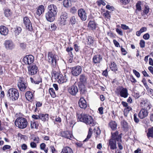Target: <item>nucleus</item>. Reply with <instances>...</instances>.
I'll use <instances>...</instances> for the list:
<instances>
[{
	"label": "nucleus",
	"instance_id": "13d9d810",
	"mask_svg": "<svg viewBox=\"0 0 153 153\" xmlns=\"http://www.w3.org/2000/svg\"><path fill=\"white\" fill-rule=\"evenodd\" d=\"M149 8L148 7H145L144 11V13H145L146 15H147L149 12Z\"/></svg>",
	"mask_w": 153,
	"mask_h": 153
},
{
	"label": "nucleus",
	"instance_id": "bb28decb",
	"mask_svg": "<svg viewBox=\"0 0 153 153\" xmlns=\"http://www.w3.org/2000/svg\"><path fill=\"white\" fill-rule=\"evenodd\" d=\"M88 27L91 30H95L97 27V24L94 21H90L88 24Z\"/></svg>",
	"mask_w": 153,
	"mask_h": 153
},
{
	"label": "nucleus",
	"instance_id": "aec40b11",
	"mask_svg": "<svg viewBox=\"0 0 153 153\" xmlns=\"http://www.w3.org/2000/svg\"><path fill=\"white\" fill-rule=\"evenodd\" d=\"M111 138L109 140V144L112 149H115V132L111 133Z\"/></svg>",
	"mask_w": 153,
	"mask_h": 153
},
{
	"label": "nucleus",
	"instance_id": "bf43d9fd",
	"mask_svg": "<svg viewBox=\"0 0 153 153\" xmlns=\"http://www.w3.org/2000/svg\"><path fill=\"white\" fill-rule=\"evenodd\" d=\"M51 28L52 30H56L57 28V26L56 24H51Z\"/></svg>",
	"mask_w": 153,
	"mask_h": 153
},
{
	"label": "nucleus",
	"instance_id": "4be33fe9",
	"mask_svg": "<svg viewBox=\"0 0 153 153\" xmlns=\"http://www.w3.org/2000/svg\"><path fill=\"white\" fill-rule=\"evenodd\" d=\"M8 29L5 26H2L0 27V33L1 35L5 36L8 34Z\"/></svg>",
	"mask_w": 153,
	"mask_h": 153
},
{
	"label": "nucleus",
	"instance_id": "5fc2aeb1",
	"mask_svg": "<svg viewBox=\"0 0 153 153\" xmlns=\"http://www.w3.org/2000/svg\"><path fill=\"white\" fill-rule=\"evenodd\" d=\"M92 134V133H91V132H88L87 138L83 141V142L86 141L88 140L91 137Z\"/></svg>",
	"mask_w": 153,
	"mask_h": 153
},
{
	"label": "nucleus",
	"instance_id": "4c0bfd02",
	"mask_svg": "<svg viewBox=\"0 0 153 153\" xmlns=\"http://www.w3.org/2000/svg\"><path fill=\"white\" fill-rule=\"evenodd\" d=\"M5 15L7 17H8L10 16L11 14V13L9 9H6L4 11Z\"/></svg>",
	"mask_w": 153,
	"mask_h": 153
},
{
	"label": "nucleus",
	"instance_id": "3c124183",
	"mask_svg": "<svg viewBox=\"0 0 153 153\" xmlns=\"http://www.w3.org/2000/svg\"><path fill=\"white\" fill-rule=\"evenodd\" d=\"M150 37V36L148 33H146L144 34L143 36V38L145 40L148 39Z\"/></svg>",
	"mask_w": 153,
	"mask_h": 153
},
{
	"label": "nucleus",
	"instance_id": "ea45409f",
	"mask_svg": "<svg viewBox=\"0 0 153 153\" xmlns=\"http://www.w3.org/2000/svg\"><path fill=\"white\" fill-rule=\"evenodd\" d=\"M141 2L138 1L136 4V7L137 8V9L138 10V11H140L141 10Z\"/></svg>",
	"mask_w": 153,
	"mask_h": 153
},
{
	"label": "nucleus",
	"instance_id": "052dcab7",
	"mask_svg": "<svg viewBox=\"0 0 153 153\" xmlns=\"http://www.w3.org/2000/svg\"><path fill=\"white\" fill-rule=\"evenodd\" d=\"M32 117L34 119L38 120L39 119H40V114H39V115H33Z\"/></svg>",
	"mask_w": 153,
	"mask_h": 153
},
{
	"label": "nucleus",
	"instance_id": "2f4dec72",
	"mask_svg": "<svg viewBox=\"0 0 153 153\" xmlns=\"http://www.w3.org/2000/svg\"><path fill=\"white\" fill-rule=\"evenodd\" d=\"M79 80L80 83L84 84L86 81V78L84 74H82L80 76Z\"/></svg>",
	"mask_w": 153,
	"mask_h": 153
},
{
	"label": "nucleus",
	"instance_id": "cd10ccee",
	"mask_svg": "<svg viewBox=\"0 0 153 153\" xmlns=\"http://www.w3.org/2000/svg\"><path fill=\"white\" fill-rule=\"evenodd\" d=\"M94 41L93 38L91 36H89L87 39V41H86V44L89 45L90 47H91L93 45Z\"/></svg>",
	"mask_w": 153,
	"mask_h": 153
},
{
	"label": "nucleus",
	"instance_id": "6e6d98bb",
	"mask_svg": "<svg viewBox=\"0 0 153 153\" xmlns=\"http://www.w3.org/2000/svg\"><path fill=\"white\" fill-rule=\"evenodd\" d=\"M116 30L117 33L120 35L123 36V32L122 30H121V29L117 28Z\"/></svg>",
	"mask_w": 153,
	"mask_h": 153
},
{
	"label": "nucleus",
	"instance_id": "5701e85b",
	"mask_svg": "<svg viewBox=\"0 0 153 153\" xmlns=\"http://www.w3.org/2000/svg\"><path fill=\"white\" fill-rule=\"evenodd\" d=\"M61 153H74L72 149L68 146L63 147Z\"/></svg>",
	"mask_w": 153,
	"mask_h": 153
},
{
	"label": "nucleus",
	"instance_id": "680f3d73",
	"mask_svg": "<svg viewBox=\"0 0 153 153\" xmlns=\"http://www.w3.org/2000/svg\"><path fill=\"white\" fill-rule=\"evenodd\" d=\"M146 104V101L144 100L143 99H142L141 100V101L140 102V105L142 107H143Z\"/></svg>",
	"mask_w": 153,
	"mask_h": 153
},
{
	"label": "nucleus",
	"instance_id": "e2e57ef3",
	"mask_svg": "<svg viewBox=\"0 0 153 153\" xmlns=\"http://www.w3.org/2000/svg\"><path fill=\"white\" fill-rule=\"evenodd\" d=\"M121 27L123 29L125 30L129 29V28L128 26L124 24L121 25Z\"/></svg>",
	"mask_w": 153,
	"mask_h": 153
},
{
	"label": "nucleus",
	"instance_id": "f257e3e1",
	"mask_svg": "<svg viewBox=\"0 0 153 153\" xmlns=\"http://www.w3.org/2000/svg\"><path fill=\"white\" fill-rule=\"evenodd\" d=\"M48 11L45 14L46 20L51 22L54 21L56 16L58 10L56 6L54 4L49 5L48 7Z\"/></svg>",
	"mask_w": 153,
	"mask_h": 153
},
{
	"label": "nucleus",
	"instance_id": "9b49d317",
	"mask_svg": "<svg viewBox=\"0 0 153 153\" xmlns=\"http://www.w3.org/2000/svg\"><path fill=\"white\" fill-rule=\"evenodd\" d=\"M23 61L26 64L30 65L34 62V57L31 55L26 56L24 57Z\"/></svg>",
	"mask_w": 153,
	"mask_h": 153
},
{
	"label": "nucleus",
	"instance_id": "20e7f679",
	"mask_svg": "<svg viewBox=\"0 0 153 153\" xmlns=\"http://www.w3.org/2000/svg\"><path fill=\"white\" fill-rule=\"evenodd\" d=\"M7 93L9 98L13 101L17 100L19 96L18 90L14 88L10 89L8 91Z\"/></svg>",
	"mask_w": 153,
	"mask_h": 153
},
{
	"label": "nucleus",
	"instance_id": "a18cd8bd",
	"mask_svg": "<svg viewBox=\"0 0 153 153\" xmlns=\"http://www.w3.org/2000/svg\"><path fill=\"white\" fill-rule=\"evenodd\" d=\"M131 109L132 108L131 107L128 105V106H126L124 109V112H126V113H128L129 111L131 110Z\"/></svg>",
	"mask_w": 153,
	"mask_h": 153
},
{
	"label": "nucleus",
	"instance_id": "0eeeda50",
	"mask_svg": "<svg viewBox=\"0 0 153 153\" xmlns=\"http://www.w3.org/2000/svg\"><path fill=\"white\" fill-rule=\"evenodd\" d=\"M17 86L20 90L24 91L27 86V84L25 79L23 77H19L17 83Z\"/></svg>",
	"mask_w": 153,
	"mask_h": 153
},
{
	"label": "nucleus",
	"instance_id": "69168bd1",
	"mask_svg": "<svg viewBox=\"0 0 153 153\" xmlns=\"http://www.w3.org/2000/svg\"><path fill=\"white\" fill-rule=\"evenodd\" d=\"M10 146L8 145H4L2 148L3 150H5L6 149H9L10 148Z\"/></svg>",
	"mask_w": 153,
	"mask_h": 153
},
{
	"label": "nucleus",
	"instance_id": "864d4df0",
	"mask_svg": "<svg viewBox=\"0 0 153 153\" xmlns=\"http://www.w3.org/2000/svg\"><path fill=\"white\" fill-rule=\"evenodd\" d=\"M73 48L71 47H68L66 48V51L70 53L72 55V53L71 51H73Z\"/></svg>",
	"mask_w": 153,
	"mask_h": 153
},
{
	"label": "nucleus",
	"instance_id": "39448f33",
	"mask_svg": "<svg viewBox=\"0 0 153 153\" xmlns=\"http://www.w3.org/2000/svg\"><path fill=\"white\" fill-rule=\"evenodd\" d=\"M48 62L51 63L53 67L55 68L56 66V60L58 59V56L56 55L53 54L51 52H49L48 54Z\"/></svg>",
	"mask_w": 153,
	"mask_h": 153
},
{
	"label": "nucleus",
	"instance_id": "72a5a7b5",
	"mask_svg": "<svg viewBox=\"0 0 153 153\" xmlns=\"http://www.w3.org/2000/svg\"><path fill=\"white\" fill-rule=\"evenodd\" d=\"M38 126V124H37L35 121H31L30 127L31 128H37Z\"/></svg>",
	"mask_w": 153,
	"mask_h": 153
},
{
	"label": "nucleus",
	"instance_id": "0e129e2a",
	"mask_svg": "<svg viewBox=\"0 0 153 153\" xmlns=\"http://www.w3.org/2000/svg\"><path fill=\"white\" fill-rule=\"evenodd\" d=\"M114 62H113V63L112 62L111 63L110 65L111 69L113 71H115V67L114 66Z\"/></svg>",
	"mask_w": 153,
	"mask_h": 153
},
{
	"label": "nucleus",
	"instance_id": "f3484780",
	"mask_svg": "<svg viewBox=\"0 0 153 153\" xmlns=\"http://www.w3.org/2000/svg\"><path fill=\"white\" fill-rule=\"evenodd\" d=\"M102 57L100 54L94 55L93 58V62L94 64L100 63L102 61Z\"/></svg>",
	"mask_w": 153,
	"mask_h": 153
},
{
	"label": "nucleus",
	"instance_id": "774afa93",
	"mask_svg": "<svg viewBox=\"0 0 153 153\" xmlns=\"http://www.w3.org/2000/svg\"><path fill=\"white\" fill-rule=\"evenodd\" d=\"M30 146L32 148H35L36 147V145L35 143L32 142L30 143Z\"/></svg>",
	"mask_w": 153,
	"mask_h": 153
},
{
	"label": "nucleus",
	"instance_id": "7c9ffc66",
	"mask_svg": "<svg viewBox=\"0 0 153 153\" xmlns=\"http://www.w3.org/2000/svg\"><path fill=\"white\" fill-rule=\"evenodd\" d=\"M123 134L122 133H120L119 135L115 136V141H116L118 142H121L122 141L121 138ZM117 149L116 145V142H115V149Z\"/></svg>",
	"mask_w": 153,
	"mask_h": 153
},
{
	"label": "nucleus",
	"instance_id": "6e6552de",
	"mask_svg": "<svg viewBox=\"0 0 153 153\" xmlns=\"http://www.w3.org/2000/svg\"><path fill=\"white\" fill-rule=\"evenodd\" d=\"M71 72L73 76H77L79 75L82 71V68L81 66L79 65L71 67L70 68Z\"/></svg>",
	"mask_w": 153,
	"mask_h": 153
},
{
	"label": "nucleus",
	"instance_id": "a878e982",
	"mask_svg": "<svg viewBox=\"0 0 153 153\" xmlns=\"http://www.w3.org/2000/svg\"><path fill=\"white\" fill-rule=\"evenodd\" d=\"M44 11V7L43 5L40 6L36 11V14L39 16Z\"/></svg>",
	"mask_w": 153,
	"mask_h": 153
},
{
	"label": "nucleus",
	"instance_id": "49530a36",
	"mask_svg": "<svg viewBox=\"0 0 153 153\" xmlns=\"http://www.w3.org/2000/svg\"><path fill=\"white\" fill-rule=\"evenodd\" d=\"M140 47L141 48H143L145 47V42L143 40H141L140 42Z\"/></svg>",
	"mask_w": 153,
	"mask_h": 153
},
{
	"label": "nucleus",
	"instance_id": "6ab92c4d",
	"mask_svg": "<svg viewBox=\"0 0 153 153\" xmlns=\"http://www.w3.org/2000/svg\"><path fill=\"white\" fill-rule=\"evenodd\" d=\"M148 115V112L146 110L142 109L138 114V116L141 119H143Z\"/></svg>",
	"mask_w": 153,
	"mask_h": 153
},
{
	"label": "nucleus",
	"instance_id": "dca6fc26",
	"mask_svg": "<svg viewBox=\"0 0 153 153\" xmlns=\"http://www.w3.org/2000/svg\"><path fill=\"white\" fill-rule=\"evenodd\" d=\"M4 44L5 47L7 49L12 50L15 47L14 43L11 40H6Z\"/></svg>",
	"mask_w": 153,
	"mask_h": 153
},
{
	"label": "nucleus",
	"instance_id": "4d7b16f0",
	"mask_svg": "<svg viewBox=\"0 0 153 153\" xmlns=\"http://www.w3.org/2000/svg\"><path fill=\"white\" fill-rule=\"evenodd\" d=\"M122 142L121 141V142H118L117 143L118 147L120 150H121L123 149V146L122 145Z\"/></svg>",
	"mask_w": 153,
	"mask_h": 153
},
{
	"label": "nucleus",
	"instance_id": "79ce46f5",
	"mask_svg": "<svg viewBox=\"0 0 153 153\" xmlns=\"http://www.w3.org/2000/svg\"><path fill=\"white\" fill-rule=\"evenodd\" d=\"M130 0H120V1L122 5L127 4L130 2Z\"/></svg>",
	"mask_w": 153,
	"mask_h": 153
},
{
	"label": "nucleus",
	"instance_id": "c9c22d12",
	"mask_svg": "<svg viewBox=\"0 0 153 153\" xmlns=\"http://www.w3.org/2000/svg\"><path fill=\"white\" fill-rule=\"evenodd\" d=\"M70 1L68 0H64L63 1V4L64 6L66 7H68L70 6Z\"/></svg>",
	"mask_w": 153,
	"mask_h": 153
},
{
	"label": "nucleus",
	"instance_id": "e433bc0d",
	"mask_svg": "<svg viewBox=\"0 0 153 153\" xmlns=\"http://www.w3.org/2000/svg\"><path fill=\"white\" fill-rule=\"evenodd\" d=\"M121 122L122 126L123 128H126L128 127V124L125 120H123L121 121Z\"/></svg>",
	"mask_w": 153,
	"mask_h": 153
},
{
	"label": "nucleus",
	"instance_id": "b1692460",
	"mask_svg": "<svg viewBox=\"0 0 153 153\" xmlns=\"http://www.w3.org/2000/svg\"><path fill=\"white\" fill-rule=\"evenodd\" d=\"M68 17V14L66 12H62V13L60 16L59 21L61 22H65Z\"/></svg>",
	"mask_w": 153,
	"mask_h": 153
},
{
	"label": "nucleus",
	"instance_id": "338daca9",
	"mask_svg": "<svg viewBox=\"0 0 153 153\" xmlns=\"http://www.w3.org/2000/svg\"><path fill=\"white\" fill-rule=\"evenodd\" d=\"M46 145L44 143H42L41 144L40 146V149L42 150H44L45 149Z\"/></svg>",
	"mask_w": 153,
	"mask_h": 153
},
{
	"label": "nucleus",
	"instance_id": "ddd939ff",
	"mask_svg": "<svg viewBox=\"0 0 153 153\" xmlns=\"http://www.w3.org/2000/svg\"><path fill=\"white\" fill-rule=\"evenodd\" d=\"M24 24L25 25L27 29L31 31L32 30V27L31 23L29 19L27 17H24L23 18Z\"/></svg>",
	"mask_w": 153,
	"mask_h": 153
},
{
	"label": "nucleus",
	"instance_id": "c03bdc74",
	"mask_svg": "<svg viewBox=\"0 0 153 153\" xmlns=\"http://www.w3.org/2000/svg\"><path fill=\"white\" fill-rule=\"evenodd\" d=\"M30 79L32 83L35 84H39L41 82V80L40 79L39 80L35 81L32 77L30 78Z\"/></svg>",
	"mask_w": 153,
	"mask_h": 153
},
{
	"label": "nucleus",
	"instance_id": "f8f14e48",
	"mask_svg": "<svg viewBox=\"0 0 153 153\" xmlns=\"http://www.w3.org/2000/svg\"><path fill=\"white\" fill-rule=\"evenodd\" d=\"M28 73L30 75H32L36 74L38 71V67L36 65L27 67Z\"/></svg>",
	"mask_w": 153,
	"mask_h": 153
},
{
	"label": "nucleus",
	"instance_id": "37998d69",
	"mask_svg": "<svg viewBox=\"0 0 153 153\" xmlns=\"http://www.w3.org/2000/svg\"><path fill=\"white\" fill-rule=\"evenodd\" d=\"M70 22L72 25H74L76 23L75 17L74 16H72L70 18Z\"/></svg>",
	"mask_w": 153,
	"mask_h": 153
},
{
	"label": "nucleus",
	"instance_id": "f704fd0d",
	"mask_svg": "<svg viewBox=\"0 0 153 153\" xmlns=\"http://www.w3.org/2000/svg\"><path fill=\"white\" fill-rule=\"evenodd\" d=\"M49 92L52 97L55 98L56 97V94L53 88H50L49 89Z\"/></svg>",
	"mask_w": 153,
	"mask_h": 153
},
{
	"label": "nucleus",
	"instance_id": "4468645a",
	"mask_svg": "<svg viewBox=\"0 0 153 153\" xmlns=\"http://www.w3.org/2000/svg\"><path fill=\"white\" fill-rule=\"evenodd\" d=\"M61 136L63 137L72 140L74 138L71 132L68 131H63L61 132Z\"/></svg>",
	"mask_w": 153,
	"mask_h": 153
},
{
	"label": "nucleus",
	"instance_id": "412c9836",
	"mask_svg": "<svg viewBox=\"0 0 153 153\" xmlns=\"http://www.w3.org/2000/svg\"><path fill=\"white\" fill-rule=\"evenodd\" d=\"M78 87L79 88L80 93L81 95L85 94L86 91L85 90V87L84 84L79 83L78 84Z\"/></svg>",
	"mask_w": 153,
	"mask_h": 153
},
{
	"label": "nucleus",
	"instance_id": "c756f323",
	"mask_svg": "<svg viewBox=\"0 0 153 153\" xmlns=\"http://www.w3.org/2000/svg\"><path fill=\"white\" fill-rule=\"evenodd\" d=\"M147 136L148 138L151 137L153 138V127L148 129V132L147 133Z\"/></svg>",
	"mask_w": 153,
	"mask_h": 153
},
{
	"label": "nucleus",
	"instance_id": "f03ea898",
	"mask_svg": "<svg viewBox=\"0 0 153 153\" xmlns=\"http://www.w3.org/2000/svg\"><path fill=\"white\" fill-rule=\"evenodd\" d=\"M77 119L80 121L83 122L91 126H94L96 123L94 121L92 117L88 114H77Z\"/></svg>",
	"mask_w": 153,
	"mask_h": 153
},
{
	"label": "nucleus",
	"instance_id": "c85d7f7f",
	"mask_svg": "<svg viewBox=\"0 0 153 153\" xmlns=\"http://www.w3.org/2000/svg\"><path fill=\"white\" fill-rule=\"evenodd\" d=\"M48 116L49 115L48 114H40V119L43 121H46L48 120Z\"/></svg>",
	"mask_w": 153,
	"mask_h": 153
},
{
	"label": "nucleus",
	"instance_id": "a19ab883",
	"mask_svg": "<svg viewBox=\"0 0 153 153\" xmlns=\"http://www.w3.org/2000/svg\"><path fill=\"white\" fill-rule=\"evenodd\" d=\"M77 9L75 7H72L70 10V12L72 14H74L76 13Z\"/></svg>",
	"mask_w": 153,
	"mask_h": 153
},
{
	"label": "nucleus",
	"instance_id": "09e8293b",
	"mask_svg": "<svg viewBox=\"0 0 153 153\" xmlns=\"http://www.w3.org/2000/svg\"><path fill=\"white\" fill-rule=\"evenodd\" d=\"M133 71L134 74L137 77L139 78L140 76V74L136 70L134 69L133 70Z\"/></svg>",
	"mask_w": 153,
	"mask_h": 153
},
{
	"label": "nucleus",
	"instance_id": "393cba45",
	"mask_svg": "<svg viewBox=\"0 0 153 153\" xmlns=\"http://www.w3.org/2000/svg\"><path fill=\"white\" fill-rule=\"evenodd\" d=\"M25 96L26 99L28 101H31L33 98V93L30 91H27L25 93Z\"/></svg>",
	"mask_w": 153,
	"mask_h": 153
},
{
	"label": "nucleus",
	"instance_id": "473e14b6",
	"mask_svg": "<svg viewBox=\"0 0 153 153\" xmlns=\"http://www.w3.org/2000/svg\"><path fill=\"white\" fill-rule=\"evenodd\" d=\"M22 28L20 27H16L15 28V33L16 36L18 35L22 31Z\"/></svg>",
	"mask_w": 153,
	"mask_h": 153
},
{
	"label": "nucleus",
	"instance_id": "603ef678",
	"mask_svg": "<svg viewBox=\"0 0 153 153\" xmlns=\"http://www.w3.org/2000/svg\"><path fill=\"white\" fill-rule=\"evenodd\" d=\"M106 8L111 11H113L114 10V8L113 7L110 6L109 5H107L106 6Z\"/></svg>",
	"mask_w": 153,
	"mask_h": 153
},
{
	"label": "nucleus",
	"instance_id": "de8ad7c7",
	"mask_svg": "<svg viewBox=\"0 0 153 153\" xmlns=\"http://www.w3.org/2000/svg\"><path fill=\"white\" fill-rule=\"evenodd\" d=\"M134 122L137 123L139 121V120L137 117V114H135L134 115Z\"/></svg>",
	"mask_w": 153,
	"mask_h": 153
},
{
	"label": "nucleus",
	"instance_id": "58836bf2",
	"mask_svg": "<svg viewBox=\"0 0 153 153\" xmlns=\"http://www.w3.org/2000/svg\"><path fill=\"white\" fill-rule=\"evenodd\" d=\"M109 126L112 130L115 129V121H111L109 123Z\"/></svg>",
	"mask_w": 153,
	"mask_h": 153
},
{
	"label": "nucleus",
	"instance_id": "7ed1b4c3",
	"mask_svg": "<svg viewBox=\"0 0 153 153\" xmlns=\"http://www.w3.org/2000/svg\"><path fill=\"white\" fill-rule=\"evenodd\" d=\"M28 122L27 120L23 117H19L15 121V124L16 127L21 129L25 128L27 126Z\"/></svg>",
	"mask_w": 153,
	"mask_h": 153
},
{
	"label": "nucleus",
	"instance_id": "2eb2a0df",
	"mask_svg": "<svg viewBox=\"0 0 153 153\" xmlns=\"http://www.w3.org/2000/svg\"><path fill=\"white\" fill-rule=\"evenodd\" d=\"M78 87L75 84L69 88L68 89V91L69 93L73 96L75 95L78 92Z\"/></svg>",
	"mask_w": 153,
	"mask_h": 153
},
{
	"label": "nucleus",
	"instance_id": "a211bd4d",
	"mask_svg": "<svg viewBox=\"0 0 153 153\" xmlns=\"http://www.w3.org/2000/svg\"><path fill=\"white\" fill-rule=\"evenodd\" d=\"M78 103L79 106L82 108L85 109L87 107V104L84 98H81L79 100Z\"/></svg>",
	"mask_w": 153,
	"mask_h": 153
},
{
	"label": "nucleus",
	"instance_id": "8fccbe9b",
	"mask_svg": "<svg viewBox=\"0 0 153 153\" xmlns=\"http://www.w3.org/2000/svg\"><path fill=\"white\" fill-rule=\"evenodd\" d=\"M50 148L52 153H58L57 151L55 149L53 146H51L50 147Z\"/></svg>",
	"mask_w": 153,
	"mask_h": 153
},
{
	"label": "nucleus",
	"instance_id": "423d86ee",
	"mask_svg": "<svg viewBox=\"0 0 153 153\" xmlns=\"http://www.w3.org/2000/svg\"><path fill=\"white\" fill-rule=\"evenodd\" d=\"M52 77L57 80L59 83L65 82L67 81V79L65 76H64L61 74L57 73H53L52 75Z\"/></svg>",
	"mask_w": 153,
	"mask_h": 153
},
{
	"label": "nucleus",
	"instance_id": "1a4fd4ad",
	"mask_svg": "<svg viewBox=\"0 0 153 153\" xmlns=\"http://www.w3.org/2000/svg\"><path fill=\"white\" fill-rule=\"evenodd\" d=\"M117 91H120V95L124 98H127L128 95V91L126 88H123L122 86H119L117 88Z\"/></svg>",
	"mask_w": 153,
	"mask_h": 153
},
{
	"label": "nucleus",
	"instance_id": "9d476101",
	"mask_svg": "<svg viewBox=\"0 0 153 153\" xmlns=\"http://www.w3.org/2000/svg\"><path fill=\"white\" fill-rule=\"evenodd\" d=\"M79 16L82 21H85L87 19V15L85 11L82 8H81L78 10Z\"/></svg>",
	"mask_w": 153,
	"mask_h": 153
}]
</instances>
